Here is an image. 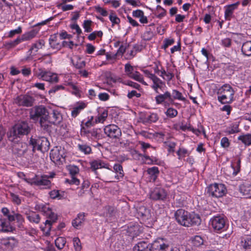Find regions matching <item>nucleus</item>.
<instances>
[{"instance_id": "nucleus-63", "label": "nucleus", "mask_w": 251, "mask_h": 251, "mask_svg": "<svg viewBox=\"0 0 251 251\" xmlns=\"http://www.w3.org/2000/svg\"><path fill=\"white\" fill-rule=\"evenodd\" d=\"M231 40L229 38H226L221 40V44L224 47L229 48L231 46Z\"/></svg>"}, {"instance_id": "nucleus-7", "label": "nucleus", "mask_w": 251, "mask_h": 251, "mask_svg": "<svg viewBox=\"0 0 251 251\" xmlns=\"http://www.w3.org/2000/svg\"><path fill=\"white\" fill-rule=\"evenodd\" d=\"M34 75L40 79L50 82H58L59 81L57 75L50 71H47L44 69L39 68L34 70Z\"/></svg>"}, {"instance_id": "nucleus-18", "label": "nucleus", "mask_w": 251, "mask_h": 251, "mask_svg": "<svg viewBox=\"0 0 251 251\" xmlns=\"http://www.w3.org/2000/svg\"><path fill=\"white\" fill-rule=\"evenodd\" d=\"M46 109L42 106L33 107L30 112V118L33 120H37L39 118L46 115Z\"/></svg>"}, {"instance_id": "nucleus-33", "label": "nucleus", "mask_w": 251, "mask_h": 251, "mask_svg": "<svg viewBox=\"0 0 251 251\" xmlns=\"http://www.w3.org/2000/svg\"><path fill=\"white\" fill-rule=\"evenodd\" d=\"M61 113L56 110H53L50 116V122L54 125L59 124L62 121Z\"/></svg>"}, {"instance_id": "nucleus-44", "label": "nucleus", "mask_w": 251, "mask_h": 251, "mask_svg": "<svg viewBox=\"0 0 251 251\" xmlns=\"http://www.w3.org/2000/svg\"><path fill=\"white\" fill-rule=\"evenodd\" d=\"M109 19L113 26L115 25H118L120 23L121 21L120 18L118 17L116 14L113 12L110 13L109 16Z\"/></svg>"}, {"instance_id": "nucleus-9", "label": "nucleus", "mask_w": 251, "mask_h": 251, "mask_svg": "<svg viewBox=\"0 0 251 251\" xmlns=\"http://www.w3.org/2000/svg\"><path fill=\"white\" fill-rule=\"evenodd\" d=\"M30 144L32 146L33 151L37 150L41 152H45L49 149L50 143L47 138L44 137L34 138L32 137L30 139Z\"/></svg>"}, {"instance_id": "nucleus-57", "label": "nucleus", "mask_w": 251, "mask_h": 251, "mask_svg": "<svg viewBox=\"0 0 251 251\" xmlns=\"http://www.w3.org/2000/svg\"><path fill=\"white\" fill-rule=\"evenodd\" d=\"M79 150L85 154L89 153L91 151V148L85 145L78 146Z\"/></svg>"}, {"instance_id": "nucleus-23", "label": "nucleus", "mask_w": 251, "mask_h": 251, "mask_svg": "<svg viewBox=\"0 0 251 251\" xmlns=\"http://www.w3.org/2000/svg\"><path fill=\"white\" fill-rule=\"evenodd\" d=\"M26 219L31 223L38 224L41 220L39 214L33 211H26L25 213Z\"/></svg>"}, {"instance_id": "nucleus-22", "label": "nucleus", "mask_w": 251, "mask_h": 251, "mask_svg": "<svg viewBox=\"0 0 251 251\" xmlns=\"http://www.w3.org/2000/svg\"><path fill=\"white\" fill-rule=\"evenodd\" d=\"M138 215L141 216L142 220L145 222H148L149 223L152 222V218L150 210L147 208L145 206H141L139 207L138 211Z\"/></svg>"}, {"instance_id": "nucleus-14", "label": "nucleus", "mask_w": 251, "mask_h": 251, "mask_svg": "<svg viewBox=\"0 0 251 251\" xmlns=\"http://www.w3.org/2000/svg\"><path fill=\"white\" fill-rule=\"evenodd\" d=\"M33 101V98L28 94L18 96L14 100L15 103L18 105L26 107L32 106Z\"/></svg>"}, {"instance_id": "nucleus-11", "label": "nucleus", "mask_w": 251, "mask_h": 251, "mask_svg": "<svg viewBox=\"0 0 251 251\" xmlns=\"http://www.w3.org/2000/svg\"><path fill=\"white\" fill-rule=\"evenodd\" d=\"M42 212L47 219L45 222V225L47 226L49 230H50L51 225L56 222L57 219V215L53 212L50 208L47 206L42 208Z\"/></svg>"}, {"instance_id": "nucleus-26", "label": "nucleus", "mask_w": 251, "mask_h": 251, "mask_svg": "<svg viewBox=\"0 0 251 251\" xmlns=\"http://www.w3.org/2000/svg\"><path fill=\"white\" fill-rule=\"evenodd\" d=\"M86 214L84 212L79 213L77 215L76 217L72 221V226L76 229H79L85 221Z\"/></svg>"}, {"instance_id": "nucleus-1", "label": "nucleus", "mask_w": 251, "mask_h": 251, "mask_svg": "<svg viewBox=\"0 0 251 251\" xmlns=\"http://www.w3.org/2000/svg\"><path fill=\"white\" fill-rule=\"evenodd\" d=\"M133 251H179V249L165 243L163 238H159L151 244L141 241L135 245Z\"/></svg>"}, {"instance_id": "nucleus-2", "label": "nucleus", "mask_w": 251, "mask_h": 251, "mask_svg": "<svg viewBox=\"0 0 251 251\" xmlns=\"http://www.w3.org/2000/svg\"><path fill=\"white\" fill-rule=\"evenodd\" d=\"M174 216L178 224L185 227L198 226L201 224V220L199 214L190 213L183 209L177 210Z\"/></svg>"}, {"instance_id": "nucleus-16", "label": "nucleus", "mask_w": 251, "mask_h": 251, "mask_svg": "<svg viewBox=\"0 0 251 251\" xmlns=\"http://www.w3.org/2000/svg\"><path fill=\"white\" fill-rule=\"evenodd\" d=\"M18 243V240L13 237L2 238L0 241L2 247L8 251L13 250L17 246Z\"/></svg>"}, {"instance_id": "nucleus-50", "label": "nucleus", "mask_w": 251, "mask_h": 251, "mask_svg": "<svg viewBox=\"0 0 251 251\" xmlns=\"http://www.w3.org/2000/svg\"><path fill=\"white\" fill-rule=\"evenodd\" d=\"M103 35V33L101 30L94 31L92 32L88 36V39L90 41L94 40L96 37H101Z\"/></svg>"}, {"instance_id": "nucleus-35", "label": "nucleus", "mask_w": 251, "mask_h": 251, "mask_svg": "<svg viewBox=\"0 0 251 251\" xmlns=\"http://www.w3.org/2000/svg\"><path fill=\"white\" fill-rule=\"evenodd\" d=\"M38 31L35 29H32L23 34L21 37L22 42L29 41L34 38Z\"/></svg>"}, {"instance_id": "nucleus-15", "label": "nucleus", "mask_w": 251, "mask_h": 251, "mask_svg": "<svg viewBox=\"0 0 251 251\" xmlns=\"http://www.w3.org/2000/svg\"><path fill=\"white\" fill-rule=\"evenodd\" d=\"M99 131V129L89 130L83 126L81 129V134L86 137L90 140H95L100 137Z\"/></svg>"}, {"instance_id": "nucleus-49", "label": "nucleus", "mask_w": 251, "mask_h": 251, "mask_svg": "<svg viewBox=\"0 0 251 251\" xmlns=\"http://www.w3.org/2000/svg\"><path fill=\"white\" fill-rule=\"evenodd\" d=\"M50 197L52 199H58L61 200L63 198V196L60 194L59 190H53L49 193Z\"/></svg>"}, {"instance_id": "nucleus-51", "label": "nucleus", "mask_w": 251, "mask_h": 251, "mask_svg": "<svg viewBox=\"0 0 251 251\" xmlns=\"http://www.w3.org/2000/svg\"><path fill=\"white\" fill-rule=\"evenodd\" d=\"M156 9L158 10V14H155V16L158 19H162L166 15V10L160 5L156 6Z\"/></svg>"}, {"instance_id": "nucleus-41", "label": "nucleus", "mask_w": 251, "mask_h": 251, "mask_svg": "<svg viewBox=\"0 0 251 251\" xmlns=\"http://www.w3.org/2000/svg\"><path fill=\"white\" fill-rule=\"evenodd\" d=\"M113 169L116 173H119V175L115 176L116 178L120 179L123 177L124 173L121 165L116 164L114 165Z\"/></svg>"}, {"instance_id": "nucleus-8", "label": "nucleus", "mask_w": 251, "mask_h": 251, "mask_svg": "<svg viewBox=\"0 0 251 251\" xmlns=\"http://www.w3.org/2000/svg\"><path fill=\"white\" fill-rule=\"evenodd\" d=\"M225 185L221 183H214L207 187L206 193L209 196L215 198H221L226 193Z\"/></svg>"}, {"instance_id": "nucleus-47", "label": "nucleus", "mask_w": 251, "mask_h": 251, "mask_svg": "<svg viewBox=\"0 0 251 251\" xmlns=\"http://www.w3.org/2000/svg\"><path fill=\"white\" fill-rule=\"evenodd\" d=\"M239 131L238 125L237 124H231L226 129V132L229 134L237 133Z\"/></svg>"}, {"instance_id": "nucleus-31", "label": "nucleus", "mask_w": 251, "mask_h": 251, "mask_svg": "<svg viewBox=\"0 0 251 251\" xmlns=\"http://www.w3.org/2000/svg\"><path fill=\"white\" fill-rule=\"evenodd\" d=\"M155 100L157 104H162L167 100H173L171 94L169 91H165L164 94L157 95Z\"/></svg>"}, {"instance_id": "nucleus-48", "label": "nucleus", "mask_w": 251, "mask_h": 251, "mask_svg": "<svg viewBox=\"0 0 251 251\" xmlns=\"http://www.w3.org/2000/svg\"><path fill=\"white\" fill-rule=\"evenodd\" d=\"M166 116L170 118H173L176 117L177 115V111L174 108H169L165 112Z\"/></svg>"}, {"instance_id": "nucleus-61", "label": "nucleus", "mask_w": 251, "mask_h": 251, "mask_svg": "<svg viewBox=\"0 0 251 251\" xmlns=\"http://www.w3.org/2000/svg\"><path fill=\"white\" fill-rule=\"evenodd\" d=\"M65 182L70 184H75L76 185H78L80 183L79 180L75 177V176H72L71 179H66Z\"/></svg>"}, {"instance_id": "nucleus-39", "label": "nucleus", "mask_w": 251, "mask_h": 251, "mask_svg": "<svg viewBox=\"0 0 251 251\" xmlns=\"http://www.w3.org/2000/svg\"><path fill=\"white\" fill-rule=\"evenodd\" d=\"M240 164L241 161L239 158H236L232 162H231V167L233 170V174L234 176L237 175V174L240 171Z\"/></svg>"}, {"instance_id": "nucleus-29", "label": "nucleus", "mask_w": 251, "mask_h": 251, "mask_svg": "<svg viewBox=\"0 0 251 251\" xmlns=\"http://www.w3.org/2000/svg\"><path fill=\"white\" fill-rule=\"evenodd\" d=\"M9 220L4 218H0V231L6 232L13 230V227L10 223Z\"/></svg>"}, {"instance_id": "nucleus-64", "label": "nucleus", "mask_w": 251, "mask_h": 251, "mask_svg": "<svg viewBox=\"0 0 251 251\" xmlns=\"http://www.w3.org/2000/svg\"><path fill=\"white\" fill-rule=\"evenodd\" d=\"M10 196L12 199V201L14 203L17 204H20L21 203V200L18 195L14 193H11Z\"/></svg>"}, {"instance_id": "nucleus-62", "label": "nucleus", "mask_w": 251, "mask_h": 251, "mask_svg": "<svg viewBox=\"0 0 251 251\" xmlns=\"http://www.w3.org/2000/svg\"><path fill=\"white\" fill-rule=\"evenodd\" d=\"M70 27L72 29L75 30V33H76L78 35H80L82 33V30L77 24L71 25Z\"/></svg>"}, {"instance_id": "nucleus-46", "label": "nucleus", "mask_w": 251, "mask_h": 251, "mask_svg": "<svg viewBox=\"0 0 251 251\" xmlns=\"http://www.w3.org/2000/svg\"><path fill=\"white\" fill-rule=\"evenodd\" d=\"M92 24V21L90 20H85L83 22L82 26L84 29V31L86 32H91L92 31L91 25Z\"/></svg>"}, {"instance_id": "nucleus-19", "label": "nucleus", "mask_w": 251, "mask_h": 251, "mask_svg": "<svg viewBox=\"0 0 251 251\" xmlns=\"http://www.w3.org/2000/svg\"><path fill=\"white\" fill-rule=\"evenodd\" d=\"M87 106V103L83 101H78L72 106L71 116L75 118Z\"/></svg>"}, {"instance_id": "nucleus-38", "label": "nucleus", "mask_w": 251, "mask_h": 251, "mask_svg": "<svg viewBox=\"0 0 251 251\" xmlns=\"http://www.w3.org/2000/svg\"><path fill=\"white\" fill-rule=\"evenodd\" d=\"M242 53L248 56H251V41L243 43L241 48Z\"/></svg>"}, {"instance_id": "nucleus-30", "label": "nucleus", "mask_w": 251, "mask_h": 251, "mask_svg": "<svg viewBox=\"0 0 251 251\" xmlns=\"http://www.w3.org/2000/svg\"><path fill=\"white\" fill-rule=\"evenodd\" d=\"M67 85L70 86V92L77 98H80L82 95L81 88L72 82H67Z\"/></svg>"}, {"instance_id": "nucleus-55", "label": "nucleus", "mask_w": 251, "mask_h": 251, "mask_svg": "<svg viewBox=\"0 0 251 251\" xmlns=\"http://www.w3.org/2000/svg\"><path fill=\"white\" fill-rule=\"evenodd\" d=\"M73 244L76 251H80L81 249L80 241L78 237H75L73 239Z\"/></svg>"}, {"instance_id": "nucleus-27", "label": "nucleus", "mask_w": 251, "mask_h": 251, "mask_svg": "<svg viewBox=\"0 0 251 251\" xmlns=\"http://www.w3.org/2000/svg\"><path fill=\"white\" fill-rule=\"evenodd\" d=\"M58 34L51 35L49 38V44L50 47L56 50H59L62 47V44L58 41Z\"/></svg>"}, {"instance_id": "nucleus-40", "label": "nucleus", "mask_w": 251, "mask_h": 251, "mask_svg": "<svg viewBox=\"0 0 251 251\" xmlns=\"http://www.w3.org/2000/svg\"><path fill=\"white\" fill-rule=\"evenodd\" d=\"M107 116V111L104 110L102 112L99 113L95 118V122L97 123H103L106 119Z\"/></svg>"}, {"instance_id": "nucleus-32", "label": "nucleus", "mask_w": 251, "mask_h": 251, "mask_svg": "<svg viewBox=\"0 0 251 251\" xmlns=\"http://www.w3.org/2000/svg\"><path fill=\"white\" fill-rule=\"evenodd\" d=\"M147 172L149 175L150 181L154 182L159 174L158 168L157 167L149 168L148 169Z\"/></svg>"}, {"instance_id": "nucleus-17", "label": "nucleus", "mask_w": 251, "mask_h": 251, "mask_svg": "<svg viewBox=\"0 0 251 251\" xmlns=\"http://www.w3.org/2000/svg\"><path fill=\"white\" fill-rule=\"evenodd\" d=\"M238 190L244 198H251V183L243 182L239 185Z\"/></svg>"}, {"instance_id": "nucleus-45", "label": "nucleus", "mask_w": 251, "mask_h": 251, "mask_svg": "<svg viewBox=\"0 0 251 251\" xmlns=\"http://www.w3.org/2000/svg\"><path fill=\"white\" fill-rule=\"evenodd\" d=\"M66 243V239L63 237H59L55 240V246L59 250L63 249Z\"/></svg>"}, {"instance_id": "nucleus-60", "label": "nucleus", "mask_w": 251, "mask_h": 251, "mask_svg": "<svg viewBox=\"0 0 251 251\" xmlns=\"http://www.w3.org/2000/svg\"><path fill=\"white\" fill-rule=\"evenodd\" d=\"M125 85H128L129 86H130L132 88H135L136 89H138V90H139L141 87L140 85L139 84H138L137 83L133 82V81L129 80H126V81H125Z\"/></svg>"}, {"instance_id": "nucleus-36", "label": "nucleus", "mask_w": 251, "mask_h": 251, "mask_svg": "<svg viewBox=\"0 0 251 251\" xmlns=\"http://www.w3.org/2000/svg\"><path fill=\"white\" fill-rule=\"evenodd\" d=\"M190 240L192 245L195 247H199L203 244L204 239L199 235L192 237Z\"/></svg>"}, {"instance_id": "nucleus-13", "label": "nucleus", "mask_w": 251, "mask_h": 251, "mask_svg": "<svg viewBox=\"0 0 251 251\" xmlns=\"http://www.w3.org/2000/svg\"><path fill=\"white\" fill-rule=\"evenodd\" d=\"M105 134L110 138H119L122 134L121 129L115 125H109L104 128Z\"/></svg>"}, {"instance_id": "nucleus-10", "label": "nucleus", "mask_w": 251, "mask_h": 251, "mask_svg": "<svg viewBox=\"0 0 251 251\" xmlns=\"http://www.w3.org/2000/svg\"><path fill=\"white\" fill-rule=\"evenodd\" d=\"M125 72L126 75L129 77L141 83L144 85L148 86V84L144 80L143 75L139 72L135 70V67L129 63L125 65Z\"/></svg>"}, {"instance_id": "nucleus-4", "label": "nucleus", "mask_w": 251, "mask_h": 251, "mask_svg": "<svg viewBox=\"0 0 251 251\" xmlns=\"http://www.w3.org/2000/svg\"><path fill=\"white\" fill-rule=\"evenodd\" d=\"M30 131V128L27 123L23 122L15 125L12 129L8 132L7 136L9 141L14 142L18 137L27 134Z\"/></svg>"}, {"instance_id": "nucleus-21", "label": "nucleus", "mask_w": 251, "mask_h": 251, "mask_svg": "<svg viewBox=\"0 0 251 251\" xmlns=\"http://www.w3.org/2000/svg\"><path fill=\"white\" fill-rule=\"evenodd\" d=\"M159 119V116L155 113H147L141 116V122L145 124H151L156 122Z\"/></svg>"}, {"instance_id": "nucleus-5", "label": "nucleus", "mask_w": 251, "mask_h": 251, "mask_svg": "<svg viewBox=\"0 0 251 251\" xmlns=\"http://www.w3.org/2000/svg\"><path fill=\"white\" fill-rule=\"evenodd\" d=\"M141 71L146 77L150 79V87L155 93H159L160 91H164L166 87V84L164 81L148 70L143 69Z\"/></svg>"}, {"instance_id": "nucleus-53", "label": "nucleus", "mask_w": 251, "mask_h": 251, "mask_svg": "<svg viewBox=\"0 0 251 251\" xmlns=\"http://www.w3.org/2000/svg\"><path fill=\"white\" fill-rule=\"evenodd\" d=\"M22 42L21 37L19 36L15 40L6 43V45L9 48H14Z\"/></svg>"}, {"instance_id": "nucleus-58", "label": "nucleus", "mask_w": 251, "mask_h": 251, "mask_svg": "<svg viewBox=\"0 0 251 251\" xmlns=\"http://www.w3.org/2000/svg\"><path fill=\"white\" fill-rule=\"evenodd\" d=\"M50 159L55 165L59 166L65 161V158H50Z\"/></svg>"}, {"instance_id": "nucleus-59", "label": "nucleus", "mask_w": 251, "mask_h": 251, "mask_svg": "<svg viewBox=\"0 0 251 251\" xmlns=\"http://www.w3.org/2000/svg\"><path fill=\"white\" fill-rule=\"evenodd\" d=\"M22 32V27L21 26H19L17 28L11 30L9 31L8 34V37L12 38L16 34H19L21 33Z\"/></svg>"}, {"instance_id": "nucleus-54", "label": "nucleus", "mask_w": 251, "mask_h": 251, "mask_svg": "<svg viewBox=\"0 0 251 251\" xmlns=\"http://www.w3.org/2000/svg\"><path fill=\"white\" fill-rule=\"evenodd\" d=\"M38 230L33 227H28L25 228V234L31 237H34L37 234Z\"/></svg>"}, {"instance_id": "nucleus-37", "label": "nucleus", "mask_w": 251, "mask_h": 251, "mask_svg": "<svg viewBox=\"0 0 251 251\" xmlns=\"http://www.w3.org/2000/svg\"><path fill=\"white\" fill-rule=\"evenodd\" d=\"M12 213L13 215H10L8 216L9 221L13 222L16 220L19 225H22L25 222V219L23 216L19 213H16L13 211H12Z\"/></svg>"}, {"instance_id": "nucleus-42", "label": "nucleus", "mask_w": 251, "mask_h": 251, "mask_svg": "<svg viewBox=\"0 0 251 251\" xmlns=\"http://www.w3.org/2000/svg\"><path fill=\"white\" fill-rule=\"evenodd\" d=\"M172 97L173 99L184 101L186 100L185 98L182 94L177 90L173 89L172 90Z\"/></svg>"}, {"instance_id": "nucleus-28", "label": "nucleus", "mask_w": 251, "mask_h": 251, "mask_svg": "<svg viewBox=\"0 0 251 251\" xmlns=\"http://www.w3.org/2000/svg\"><path fill=\"white\" fill-rule=\"evenodd\" d=\"M34 183L38 186H49L51 183L50 180L48 179V175H43L41 177L37 176L34 178Z\"/></svg>"}, {"instance_id": "nucleus-43", "label": "nucleus", "mask_w": 251, "mask_h": 251, "mask_svg": "<svg viewBox=\"0 0 251 251\" xmlns=\"http://www.w3.org/2000/svg\"><path fill=\"white\" fill-rule=\"evenodd\" d=\"M238 139L246 145L249 146L251 145V134L241 135L238 137Z\"/></svg>"}, {"instance_id": "nucleus-25", "label": "nucleus", "mask_w": 251, "mask_h": 251, "mask_svg": "<svg viewBox=\"0 0 251 251\" xmlns=\"http://www.w3.org/2000/svg\"><path fill=\"white\" fill-rule=\"evenodd\" d=\"M240 3V2L239 1H238L234 3L226 5L225 7V16L226 19L229 20L230 19L234 11L237 9L238 5H239Z\"/></svg>"}, {"instance_id": "nucleus-24", "label": "nucleus", "mask_w": 251, "mask_h": 251, "mask_svg": "<svg viewBox=\"0 0 251 251\" xmlns=\"http://www.w3.org/2000/svg\"><path fill=\"white\" fill-rule=\"evenodd\" d=\"M90 168L92 171L97 174V170L101 168L108 169V165L100 160H94L90 162Z\"/></svg>"}, {"instance_id": "nucleus-12", "label": "nucleus", "mask_w": 251, "mask_h": 251, "mask_svg": "<svg viewBox=\"0 0 251 251\" xmlns=\"http://www.w3.org/2000/svg\"><path fill=\"white\" fill-rule=\"evenodd\" d=\"M167 196L166 191L160 187H155L150 193V198L153 201H164Z\"/></svg>"}, {"instance_id": "nucleus-56", "label": "nucleus", "mask_w": 251, "mask_h": 251, "mask_svg": "<svg viewBox=\"0 0 251 251\" xmlns=\"http://www.w3.org/2000/svg\"><path fill=\"white\" fill-rule=\"evenodd\" d=\"M175 43V40L173 38H166L163 41V48L166 49L169 46H171Z\"/></svg>"}, {"instance_id": "nucleus-34", "label": "nucleus", "mask_w": 251, "mask_h": 251, "mask_svg": "<svg viewBox=\"0 0 251 251\" xmlns=\"http://www.w3.org/2000/svg\"><path fill=\"white\" fill-rule=\"evenodd\" d=\"M45 42L43 40H39V41L34 43L28 52L31 55L32 53H35L39 49H42L43 46H44Z\"/></svg>"}, {"instance_id": "nucleus-52", "label": "nucleus", "mask_w": 251, "mask_h": 251, "mask_svg": "<svg viewBox=\"0 0 251 251\" xmlns=\"http://www.w3.org/2000/svg\"><path fill=\"white\" fill-rule=\"evenodd\" d=\"M50 157H63L58 147H56L51 150Z\"/></svg>"}, {"instance_id": "nucleus-3", "label": "nucleus", "mask_w": 251, "mask_h": 251, "mask_svg": "<svg viewBox=\"0 0 251 251\" xmlns=\"http://www.w3.org/2000/svg\"><path fill=\"white\" fill-rule=\"evenodd\" d=\"M234 90L229 84H225L218 90L217 99L222 104H230L234 100Z\"/></svg>"}, {"instance_id": "nucleus-6", "label": "nucleus", "mask_w": 251, "mask_h": 251, "mask_svg": "<svg viewBox=\"0 0 251 251\" xmlns=\"http://www.w3.org/2000/svg\"><path fill=\"white\" fill-rule=\"evenodd\" d=\"M215 232H222L226 230L228 227L226 217L224 215L217 214L211 218L209 221Z\"/></svg>"}, {"instance_id": "nucleus-20", "label": "nucleus", "mask_w": 251, "mask_h": 251, "mask_svg": "<svg viewBox=\"0 0 251 251\" xmlns=\"http://www.w3.org/2000/svg\"><path fill=\"white\" fill-rule=\"evenodd\" d=\"M239 246L244 251H251V235H244L240 238Z\"/></svg>"}]
</instances>
